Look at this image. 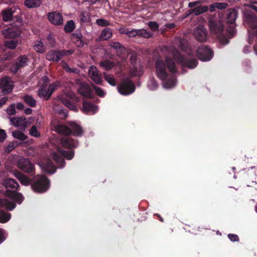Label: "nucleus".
Returning a JSON list of instances; mask_svg holds the SVG:
<instances>
[{
    "mask_svg": "<svg viewBox=\"0 0 257 257\" xmlns=\"http://www.w3.org/2000/svg\"><path fill=\"white\" fill-rule=\"evenodd\" d=\"M69 126L64 124H58L55 126V131L57 133L65 136L60 139V143L62 147L71 150L76 147L78 145V141L68 137L72 134L76 137H82L84 134V130L82 127L74 121L68 122ZM58 152H53L51 157L53 160L57 164L58 168H62L66 165L64 158L67 160H71L74 157V151L73 150L65 151L60 148H58Z\"/></svg>",
    "mask_w": 257,
    "mask_h": 257,
    "instance_id": "1",
    "label": "nucleus"
},
{
    "mask_svg": "<svg viewBox=\"0 0 257 257\" xmlns=\"http://www.w3.org/2000/svg\"><path fill=\"white\" fill-rule=\"evenodd\" d=\"M3 185L5 187V196L9 198L13 201H10L8 199H1L0 204L9 211L13 210L16 207V202L20 204L24 200V197L21 193L17 191L19 190V183L14 179L8 178L3 182Z\"/></svg>",
    "mask_w": 257,
    "mask_h": 257,
    "instance_id": "2",
    "label": "nucleus"
},
{
    "mask_svg": "<svg viewBox=\"0 0 257 257\" xmlns=\"http://www.w3.org/2000/svg\"><path fill=\"white\" fill-rule=\"evenodd\" d=\"M167 67L169 71L172 73H176L177 69L174 61L170 57H167L165 61L159 60L155 63L156 73L158 78L164 81L163 86L166 88H171L176 84L177 80L175 76H171L168 80L169 73L167 71Z\"/></svg>",
    "mask_w": 257,
    "mask_h": 257,
    "instance_id": "3",
    "label": "nucleus"
},
{
    "mask_svg": "<svg viewBox=\"0 0 257 257\" xmlns=\"http://www.w3.org/2000/svg\"><path fill=\"white\" fill-rule=\"evenodd\" d=\"M209 26L212 33L215 34L220 42L224 45L229 43L228 39L224 35V25L220 19L211 18L209 20Z\"/></svg>",
    "mask_w": 257,
    "mask_h": 257,
    "instance_id": "4",
    "label": "nucleus"
},
{
    "mask_svg": "<svg viewBox=\"0 0 257 257\" xmlns=\"http://www.w3.org/2000/svg\"><path fill=\"white\" fill-rule=\"evenodd\" d=\"M50 187V181L45 176H40L35 178L31 184L32 190L36 193H42L45 192Z\"/></svg>",
    "mask_w": 257,
    "mask_h": 257,
    "instance_id": "5",
    "label": "nucleus"
},
{
    "mask_svg": "<svg viewBox=\"0 0 257 257\" xmlns=\"http://www.w3.org/2000/svg\"><path fill=\"white\" fill-rule=\"evenodd\" d=\"M61 102L70 110L77 111L76 103L77 102V97L75 93L69 92L66 94L62 95L59 97Z\"/></svg>",
    "mask_w": 257,
    "mask_h": 257,
    "instance_id": "6",
    "label": "nucleus"
},
{
    "mask_svg": "<svg viewBox=\"0 0 257 257\" xmlns=\"http://www.w3.org/2000/svg\"><path fill=\"white\" fill-rule=\"evenodd\" d=\"M178 62L182 67H187L189 69L195 68L198 63L194 55L190 53L187 56L180 55L178 59Z\"/></svg>",
    "mask_w": 257,
    "mask_h": 257,
    "instance_id": "7",
    "label": "nucleus"
},
{
    "mask_svg": "<svg viewBox=\"0 0 257 257\" xmlns=\"http://www.w3.org/2000/svg\"><path fill=\"white\" fill-rule=\"evenodd\" d=\"M196 55L200 60L208 61L213 58L214 52L208 46L202 45L197 48Z\"/></svg>",
    "mask_w": 257,
    "mask_h": 257,
    "instance_id": "8",
    "label": "nucleus"
},
{
    "mask_svg": "<svg viewBox=\"0 0 257 257\" xmlns=\"http://www.w3.org/2000/svg\"><path fill=\"white\" fill-rule=\"evenodd\" d=\"M17 166L22 171L31 176L35 174V165L28 159L25 158L20 159L17 162Z\"/></svg>",
    "mask_w": 257,
    "mask_h": 257,
    "instance_id": "9",
    "label": "nucleus"
},
{
    "mask_svg": "<svg viewBox=\"0 0 257 257\" xmlns=\"http://www.w3.org/2000/svg\"><path fill=\"white\" fill-rule=\"evenodd\" d=\"M118 92L122 95H127L134 92L136 86L133 81L128 78L123 79L118 86Z\"/></svg>",
    "mask_w": 257,
    "mask_h": 257,
    "instance_id": "10",
    "label": "nucleus"
},
{
    "mask_svg": "<svg viewBox=\"0 0 257 257\" xmlns=\"http://www.w3.org/2000/svg\"><path fill=\"white\" fill-rule=\"evenodd\" d=\"M29 59L27 56L24 55L18 57L12 65L11 67V71L16 74L18 71L28 65Z\"/></svg>",
    "mask_w": 257,
    "mask_h": 257,
    "instance_id": "11",
    "label": "nucleus"
},
{
    "mask_svg": "<svg viewBox=\"0 0 257 257\" xmlns=\"http://www.w3.org/2000/svg\"><path fill=\"white\" fill-rule=\"evenodd\" d=\"M17 10L16 7L5 9L1 11L0 17L5 22L15 21V20H17L19 18L15 15L17 13Z\"/></svg>",
    "mask_w": 257,
    "mask_h": 257,
    "instance_id": "12",
    "label": "nucleus"
},
{
    "mask_svg": "<svg viewBox=\"0 0 257 257\" xmlns=\"http://www.w3.org/2000/svg\"><path fill=\"white\" fill-rule=\"evenodd\" d=\"M13 88V82L9 77H4L0 80V93L3 95L11 93Z\"/></svg>",
    "mask_w": 257,
    "mask_h": 257,
    "instance_id": "13",
    "label": "nucleus"
},
{
    "mask_svg": "<svg viewBox=\"0 0 257 257\" xmlns=\"http://www.w3.org/2000/svg\"><path fill=\"white\" fill-rule=\"evenodd\" d=\"M76 83L79 86L78 92L80 94L86 98L92 97V89L88 84L82 82L79 79L76 80Z\"/></svg>",
    "mask_w": 257,
    "mask_h": 257,
    "instance_id": "14",
    "label": "nucleus"
},
{
    "mask_svg": "<svg viewBox=\"0 0 257 257\" xmlns=\"http://www.w3.org/2000/svg\"><path fill=\"white\" fill-rule=\"evenodd\" d=\"M71 41L78 48H82L87 44V39L82 35L80 30H77L72 34Z\"/></svg>",
    "mask_w": 257,
    "mask_h": 257,
    "instance_id": "15",
    "label": "nucleus"
},
{
    "mask_svg": "<svg viewBox=\"0 0 257 257\" xmlns=\"http://www.w3.org/2000/svg\"><path fill=\"white\" fill-rule=\"evenodd\" d=\"M244 23L251 29L252 33L257 37V16L253 13L247 14L244 18Z\"/></svg>",
    "mask_w": 257,
    "mask_h": 257,
    "instance_id": "16",
    "label": "nucleus"
},
{
    "mask_svg": "<svg viewBox=\"0 0 257 257\" xmlns=\"http://www.w3.org/2000/svg\"><path fill=\"white\" fill-rule=\"evenodd\" d=\"M88 76L90 79L96 84L102 85V78L101 73L97 67L94 65L91 66L88 70Z\"/></svg>",
    "mask_w": 257,
    "mask_h": 257,
    "instance_id": "17",
    "label": "nucleus"
},
{
    "mask_svg": "<svg viewBox=\"0 0 257 257\" xmlns=\"http://www.w3.org/2000/svg\"><path fill=\"white\" fill-rule=\"evenodd\" d=\"M47 17L49 22L54 26H61L63 23V16L61 13L57 11L48 13Z\"/></svg>",
    "mask_w": 257,
    "mask_h": 257,
    "instance_id": "18",
    "label": "nucleus"
},
{
    "mask_svg": "<svg viewBox=\"0 0 257 257\" xmlns=\"http://www.w3.org/2000/svg\"><path fill=\"white\" fill-rule=\"evenodd\" d=\"M193 35L196 40L200 42L206 41L208 33L207 30L202 25H199L193 31Z\"/></svg>",
    "mask_w": 257,
    "mask_h": 257,
    "instance_id": "19",
    "label": "nucleus"
},
{
    "mask_svg": "<svg viewBox=\"0 0 257 257\" xmlns=\"http://www.w3.org/2000/svg\"><path fill=\"white\" fill-rule=\"evenodd\" d=\"M3 34L7 39H15L20 36V30L19 27H11L4 30Z\"/></svg>",
    "mask_w": 257,
    "mask_h": 257,
    "instance_id": "20",
    "label": "nucleus"
},
{
    "mask_svg": "<svg viewBox=\"0 0 257 257\" xmlns=\"http://www.w3.org/2000/svg\"><path fill=\"white\" fill-rule=\"evenodd\" d=\"M97 106L88 101H83V111L86 114H94L97 111Z\"/></svg>",
    "mask_w": 257,
    "mask_h": 257,
    "instance_id": "21",
    "label": "nucleus"
},
{
    "mask_svg": "<svg viewBox=\"0 0 257 257\" xmlns=\"http://www.w3.org/2000/svg\"><path fill=\"white\" fill-rule=\"evenodd\" d=\"M59 50H51L48 52L46 55V59L54 62H58L61 60Z\"/></svg>",
    "mask_w": 257,
    "mask_h": 257,
    "instance_id": "22",
    "label": "nucleus"
},
{
    "mask_svg": "<svg viewBox=\"0 0 257 257\" xmlns=\"http://www.w3.org/2000/svg\"><path fill=\"white\" fill-rule=\"evenodd\" d=\"M237 16V12L234 9L228 10L226 13V22L230 25H233Z\"/></svg>",
    "mask_w": 257,
    "mask_h": 257,
    "instance_id": "23",
    "label": "nucleus"
},
{
    "mask_svg": "<svg viewBox=\"0 0 257 257\" xmlns=\"http://www.w3.org/2000/svg\"><path fill=\"white\" fill-rule=\"evenodd\" d=\"M208 10V7L207 6L199 5L194 9H191L188 11V14L186 17L189 16L190 15L194 14L195 16H197L200 15L206 12Z\"/></svg>",
    "mask_w": 257,
    "mask_h": 257,
    "instance_id": "24",
    "label": "nucleus"
},
{
    "mask_svg": "<svg viewBox=\"0 0 257 257\" xmlns=\"http://www.w3.org/2000/svg\"><path fill=\"white\" fill-rule=\"evenodd\" d=\"M15 176L23 185L28 186L32 182L31 178L28 177L26 175L19 171H16L15 173Z\"/></svg>",
    "mask_w": 257,
    "mask_h": 257,
    "instance_id": "25",
    "label": "nucleus"
},
{
    "mask_svg": "<svg viewBox=\"0 0 257 257\" xmlns=\"http://www.w3.org/2000/svg\"><path fill=\"white\" fill-rule=\"evenodd\" d=\"M10 119L12 124L15 126H19L24 128L26 127L27 122L25 117H13L11 118Z\"/></svg>",
    "mask_w": 257,
    "mask_h": 257,
    "instance_id": "26",
    "label": "nucleus"
},
{
    "mask_svg": "<svg viewBox=\"0 0 257 257\" xmlns=\"http://www.w3.org/2000/svg\"><path fill=\"white\" fill-rule=\"evenodd\" d=\"M49 94V90L46 86H42L38 91V95L40 98H43L44 99L48 100L50 98L48 97Z\"/></svg>",
    "mask_w": 257,
    "mask_h": 257,
    "instance_id": "27",
    "label": "nucleus"
},
{
    "mask_svg": "<svg viewBox=\"0 0 257 257\" xmlns=\"http://www.w3.org/2000/svg\"><path fill=\"white\" fill-rule=\"evenodd\" d=\"M112 35V33L111 29L109 28H105L101 32L99 39L102 40H107L111 37Z\"/></svg>",
    "mask_w": 257,
    "mask_h": 257,
    "instance_id": "28",
    "label": "nucleus"
},
{
    "mask_svg": "<svg viewBox=\"0 0 257 257\" xmlns=\"http://www.w3.org/2000/svg\"><path fill=\"white\" fill-rule=\"evenodd\" d=\"M24 3L27 8L31 9L39 7L41 2L40 0H25Z\"/></svg>",
    "mask_w": 257,
    "mask_h": 257,
    "instance_id": "29",
    "label": "nucleus"
},
{
    "mask_svg": "<svg viewBox=\"0 0 257 257\" xmlns=\"http://www.w3.org/2000/svg\"><path fill=\"white\" fill-rule=\"evenodd\" d=\"M81 23H89L91 21L90 14L87 11H82L79 15Z\"/></svg>",
    "mask_w": 257,
    "mask_h": 257,
    "instance_id": "30",
    "label": "nucleus"
},
{
    "mask_svg": "<svg viewBox=\"0 0 257 257\" xmlns=\"http://www.w3.org/2000/svg\"><path fill=\"white\" fill-rule=\"evenodd\" d=\"M24 102L29 106L35 107L36 106V100L31 96L28 94L23 97Z\"/></svg>",
    "mask_w": 257,
    "mask_h": 257,
    "instance_id": "31",
    "label": "nucleus"
},
{
    "mask_svg": "<svg viewBox=\"0 0 257 257\" xmlns=\"http://www.w3.org/2000/svg\"><path fill=\"white\" fill-rule=\"evenodd\" d=\"M45 171L50 174H53L56 171V167L51 161H48L44 167Z\"/></svg>",
    "mask_w": 257,
    "mask_h": 257,
    "instance_id": "32",
    "label": "nucleus"
},
{
    "mask_svg": "<svg viewBox=\"0 0 257 257\" xmlns=\"http://www.w3.org/2000/svg\"><path fill=\"white\" fill-rule=\"evenodd\" d=\"M99 65L105 70H109L114 67L115 64L114 62L110 60H105L100 62Z\"/></svg>",
    "mask_w": 257,
    "mask_h": 257,
    "instance_id": "33",
    "label": "nucleus"
},
{
    "mask_svg": "<svg viewBox=\"0 0 257 257\" xmlns=\"http://www.w3.org/2000/svg\"><path fill=\"white\" fill-rule=\"evenodd\" d=\"M138 36L148 39L152 37L153 34L146 29H138Z\"/></svg>",
    "mask_w": 257,
    "mask_h": 257,
    "instance_id": "34",
    "label": "nucleus"
},
{
    "mask_svg": "<svg viewBox=\"0 0 257 257\" xmlns=\"http://www.w3.org/2000/svg\"><path fill=\"white\" fill-rule=\"evenodd\" d=\"M12 136L14 138L18 139L21 141H24L27 139L28 137L23 132L19 131H16L13 132Z\"/></svg>",
    "mask_w": 257,
    "mask_h": 257,
    "instance_id": "35",
    "label": "nucleus"
},
{
    "mask_svg": "<svg viewBox=\"0 0 257 257\" xmlns=\"http://www.w3.org/2000/svg\"><path fill=\"white\" fill-rule=\"evenodd\" d=\"M11 217V214L10 213L6 212L0 210V222L4 223L7 222Z\"/></svg>",
    "mask_w": 257,
    "mask_h": 257,
    "instance_id": "36",
    "label": "nucleus"
},
{
    "mask_svg": "<svg viewBox=\"0 0 257 257\" xmlns=\"http://www.w3.org/2000/svg\"><path fill=\"white\" fill-rule=\"evenodd\" d=\"M61 86V83L59 81H56L50 84L48 88L49 90V94L48 97H51L53 93Z\"/></svg>",
    "mask_w": 257,
    "mask_h": 257,
    "instance_id": "37",
    "label": "nucleus"
},
{
    "mask_svg": "<svg viewBox=\"0 0 257 257\" xmlns=\"http://www.w3.org/2000/svg\"><path fill=\"white\" fill-rule=\"evenodd\" d=\"M75 25L73 21L70 20L67 21L64 26V31L66 33H71L74 30Z\"/></svg>",
    "mask_w": 257,
    "mask_h": 257,
    "instance_id": "38",
    "label": "nucleus"
},
{
    "mask_svg": "<svg viewBox=\"0 0 257 257\" xmlns=\"http://www.w3.org/2000/svg\"><path fill=\"white\" fill-rule=\"evenodd\" d=\"M132 68L130 71V75L131 77H134V76H142L143 73L142 72L141 70L139 69L137 65L135 66H132Z\"/></svg>",
    "mask_w": 257,
    "mask_h": 257,
    "instance_id": "39",
    "label": "nucleus"
},
{
    "mask_svg": "<svg viewBox=\"0 0 257 257\" xmlns=\"http://www.w3.org/2000/svg\"><path fill=\"white\" fill-rule=\"evenodd\" d=\"M121 34H124L126 35L128 37H135L138 36V29H133L132 30H129L128 29L123 30L121 31Z\"/></svg>",
    "mask_w": 257,
    "mask_h": 257,
    "instance_id": "40",
    "label": "nucleus"
},
{
    "mask_svg": "<svg viewBox=\"0 0 257 257\" xmlns=\"http://www.w3.org/2000/svg\"><path fill=\"white\" fill-rule=\"evenodd\" d=\"M103 75L105 80L111 85L115 86L116 85V81L112 75L106 74L104 72Z\"/></svg>",
    "mask_w": 257,
    "mask_h": 257,
    "instance_id": "41",
    "label": "nucleus"
},
{
    "mask_svg": "<svg viewBox=\"0 0 257 257\" xmlns=\"http://www.w3.org/2000/svg\"><path fill=\"white\" fill-rule=\"evenodd\" d=\"M34 49L37 52L40 53H43L45 51L43 43L41 41H38L34 45Z\"/></svg>",
    "mask_w": 257,
    "mask_h": 257,
    "instance_id": "42",
    "label": "nucleus"
},
{
    "mask_svg": "<svg viewBox=\"0 0 257 257\" xmlns=\"http://www.w3.org/2000/svg\"><path fill=\"white\" fill-rule=\"evenodd\" d=\"M91 86L94 90L97 95L100 97H103L105 96V93L104 90L101 89L100 87L95 85L94 84L92 83Z\"/></svg>",
    "mask_w": 257,
    "mask_h": 257,
    "instance_id": "43",
    "label": "nucleus"
},
{
    "mask_svg": "<svg viewBox=\"0 0 257 257\" xmlns=\"http://www.w3.org/2000/svg\"><path fill=\"white\" fill-rule=\"evenodd\" d=\"M14 53L11 51H8L5 52L3 56L0 57V60L5 61L11 59L13 57Z\"/></svg>",
    "mask_w": 257,
    "mask_h": 257,
    "instance_id": "44",
    "label": "nucleus"
},
{
    "mask_svg": "<svg viewBox=\"0 0 257 257\" xmlns=\"http://www.w3.org/2000/svg\"><path fill=\"white\" fill-rule=\"evenodd\" d=\"M60 55L61 58L64 56H69L74 53V49H70V50H59Z\"/></svg>",
    "mask_w": 257,
    "mask_h": 257,
    "instance_id": "45",
    "label": "nucleus"
},
{
    "mask_svg": "<svg viewBox=\"0 0 257 257\" xmlns=\"http://www.w3.org/2000/svg\"><path fill=\"white\" fill-rule=\"evenodd\" d=\"M246 184L248 187H251V190H250L253 193L257 192V183L256 181H252L251 182H249L248 181H246Z\"/></svg>",
    "mask_w": 257,
    "mask_h": 257,
    "instance_id": "46",
    "label": "nucleus"
},
{
    "mask_svg": "<svg viewBox=\"0 0 257 257\" xmlns=\"http://www.w3.org/2000/svg\"><path fill=\"white\" fill-rule=\"evenodd\" d=\"M96 24L100 27H106L110 25V23L103 19H98L96 20Z\"/></svg>",
    "mask_w": 257,
    "mask_h": 257,
    "instance_id": "47",
    "label": "nucleus"
},
{
    "mask_svg": "<svg viewBox=\"0 0 257 257\" xmlns=\"http://www.w3.org/2000/svg\"><path fill=\"white\" fill-rule=\"evenodd\" d=\"M63 68L65 70V71L69 73H74L76 74H78L79 72V70L75 68H71L69 67L68 64L65 63L63 65Z\"/></svg>",
    "mask_w": 257,
    "mask_h": 257,
    "instance_id": "48",
    "label": "nucleus"
},
{
    "mask_svg": "<svg viewBox=\"0 0 257 257\" xmlns=\"http://www.w3.org/2000/svg\"><path fill=\"white\" fill-rule=\"evenodd\" d=\"M30 134L35 137H40L41 136L40 133L37 130L36 126L33 125L30 129Z\"/></svg>",
    "mask_w": 257,
    "mask_h": 257,
    "instance_id": "49",
    "label": "nucleus"
},
{
    "mask_svg": "<svg viewBox=\"0 0 257 257\" xmlns=\"http://www.w3.org/2000/svg\"><path fill=\"white\" fill-rule=\"evenodd\" d=\"M148 25L150 29L153 31H156L158 30L159 28V24L155 21H150L148 23Z\"/></svg>",
    "mask_w": 257,
    "mask_h": 257,
    "instance_id": "50",
    "label": "nucleus"
},
{
    "mask_svg": "<svg viewBox=\"0 0 257 257\" xmlns=\"http://www.w3.org/2000/svg\"><path fill=\"white\" fill-rule=\"evenodd\" d=\"M126 52V48L123 45L119 49L116 50L117 55L120 58L123 57Z\"/></svg>",
    "mask_w": 257,
    "mask_h": 257,
    "instance_id": "51",
    "label": "nucleus"
},
{
    "mask_svg": "<svg viewBox=\"0 0 257 257\" xmlns=\"http://www.w3.org/2000/svg\"><path fill=\"white\" fill-rule=\"evenodd\" d=\"M5 46L9 49H14L17 46V42L14 41H7L6 42Z\"/></svg>",
    "mask_w": 257,
    "mask_h": 257,
    "instance_id": "52",
    "label": "nucleus"
},
{
    "mask_svg": "<svg viewBox=\"0 0 257 257\" xmlns=\"http://www.w3.org/2000/svg\"><path fill=\"white\" fill-rule=\"evenodd\" d=\"M7 112L9 115H14L16 113V107L15 104H12L7 109Z\"/></svg>",
    "mask_w": 257,
    "mask_h": 257,
    "instance_id": "53",
    "label": "nucleus"
},
{
    "mask_svg": "<svg viewBox=\"0 0 257 257\" xmlns=\"http://www.w3.org/2000/svg\"><path fill=\"white\" fill-rule=\"evenodd\" d=\"M47 40L48 43L49 44V45L53 47L55 45V39L52 34H49L48 36H47Z\"/></svg>",
    "mask_w": 257,
    "mask_h": 257,
    "instance_id": "54",
    "label": "nucleus"
},
{
    "mask_svg": "<svg viewBox=\"0 0 257 257\" xmlns=\"http://www.w3.org/2000/svg\"><path fill=\"white\" fill-rule=\"evenodd\" d=\"M68 110L67 109H61L58 110V114L60 115L61 118L64 119L68 116Z\"/></svg>",
    "mask_w": 257,
    "mask_h": 257,
    "instance_id": "55",
    "label": "nucleus"
},
{
    "mask_svg": "<svg viewBox=\"0 0 257 257\" xmlns=\"http://www.w3.org/2000/svg\"><path fill=\"white\" fill-rule=\"evenodd\" d=\"M215 5L217 9L220 10L225 9L228 6V4L225 3H215Z\"/></svg>",
    "mask_w": 257,
    "mask_h": 257,
    "instance_id": "56",
    "label": "nucleus"
},
{
    "mask_svg": "<svg viewBox=\"0 0 257 257\" xmlns=\"http://www.w3.org/2000/svg\"><path fill=\"white\" fill-rule=\"evenodd\" d=\"M137 56L135 53H133L131 55L130 58V61L132 66L137 65Z\"/></svg>",
    "mask_w": 257,
    "mask_h": 257,
    "instance_id": "57",
    "label": "nucleus"
},
{
    "mask_svg": "<svg viewBox=\"0 0 257 257\" xmlns=\"http://www.w3.org/2000/svg\"><path fill=\"white\" fill-rule=\"evenodd\" d=\"M228 238L233 242L239 241V237L235 234L229 233L227 235Z\"/></svg>",
    "mask_w": 257,
    "mask_h": 257,
    "instance_id": "58",
    "label": "nucleus"
},
{
    "mask_svg": "<svg viewBox=\"0 0 257 257\" xmlns=\"http://www.w3.org/2000/svg\"><path fill=\"white\" fill-rule=\"evenodd\" d=\"M15 148L14 145L11 143H10L4 149V151L7 154H9L12 150H13Z\"/></svg>",
    "mask_w": 257,
    "mask_h": 257,
    "instance_id": "59",
    "label": "nucleus"
},
{
    "mask_svg": "<svg viewBox=\"0 0 257 257\" xmlns=\"http://www.w3.org/2000/svg\"><path fill=\"white\" fill-rule=\"evenodd\" d=\"M122 46V45L117 42H112L110 44V46L116 50L119 49Z\"/></svg>",
    "mask_w": 257,
    "mask_h": 257,
    "instance_id": "60",
    "label": "nucleus"
},
{
    "mask_svg": "<svg viewBox=\"0 0 257 257\" xmlns=\"http://www.w3.org/2000/svg\"><path fill=\"white\" fill-rule=\"evenodd\" d=\"M7 137V134L4 130L0 129V143L5 141Z\"/></svg>",
    "mask_w": 257,
    "mask_h": 257,
    "instance_id": "61",
    "label": "nucleus"
},
{
    "mask_svg": "<svg viewBox=\"0 0 257 257\" xmlns=\"http://www.w3.org/2000/svg\"><path fill=\"white\" fill-rule=\"evenodd\" d=\"M150 84L152 86L153 90L155 89L158 86V84L154 78H152V79L150 81Z\"/></svg>",
    "mask_w": 257,
    "mask_h": 257,
    "instance_id": "62",
    "label": "nucleus"
},
{
    "mask_svg": "<svg viewBox=\"0 0 257 257\" xmlns=\"http://www.w3.org/2000/svg\"><path fill=\"white\" fill-rule=\"evenodd\" d=\"M201 1H197L193 2H190L188 4V7L190 8H194L196 7V6L199 5L201 4Z\"/></svg>",
    "mask_w": 257,
    "mask_h": 257,
    "instance_id": "63",
    "label": "nucleus"
},
{
    "mask_svg": "<svg viewBox=\"0 0 257 257\" xmlns=\"http://www.w3.org/2000/svg\"><path fill=\"white\" fill-rule=\"evenodd\" d=\"M227 31L228 33L231 35H233L235 32V27L233 25L229 26V28L227 29Z\"/></svg>",
    "mask_w": 257,
    "mask_h": 257,
    "instance_id": "64",
    "label": "nucleus"
}]
</instances>
